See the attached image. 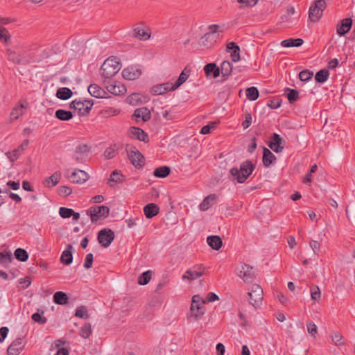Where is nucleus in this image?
I'll use <instances>...</instances> for the list:
<instances>
[{"mask_svg":"<svg viewBox=\"0 0 355 355\" xmlns=\"http://www.w3.org/2000/svg\"><path fill=\"white\" fill-rule=\"evenodd\" d=\"M220 26L211 24L207 26V32L200 37L198 42V46L202 49L209 50L216 44L220 37Z\"/></svg>","mask_w":355,"mask_h":355,"instance_id":"obj_1","label":"nucleus"},{"mask_svg":"<svg viewBox=\"0 0 355 355\" xmlns=\"http://www.w3.org/2000/svg\"><path fill=\"white\" fill-rule=\"evenodd\" d=\"M120 62L116 58H109L105 60L101 67V76L104 80H111L120 70Z\"/></svg>","mask_w":355,"mask_h":355,"instance_id":"obj_2","label":"nucleus"},{"mask_svg":"<svg viewBox=\"0 0 355 355\" xmlns=\"http://www.w3.org/2000/svg\"><path fill=\"white\" fill-rule=\"evenodd\" d=\"M219 300V296L213 292L208 293L205 298L200 295H195L192 297L190 311L205 309L206 304Z\"/></svg>","mask_w":355,"mask_h":355,"instance_id":"obj_3","label":"nucleus"},{"mask_svg":"<svg viewBox=\"0 0 355 355\" xmlns=\"http://www.w3.org/2000/svg\"><path fill=\"white\" fill-rule=\"evenodd\" d=\"M254 169V166L252 162L246 160L241 164L239 169L237 168H232L230 173L236 179L238 182L243 183L252 174Z\"/></svg>","mask_w":355,"mask_h":355,"instance_id":"obj_4","label":"nucleus"},{"mask_svg":"<svg viewBox=\"0 0 355 355\" xmlns=\"http://www.w3.org/2000/svg\"><path fill=\"white\" fill-rule=\"evenodd\" d=\"M248 300L249 303L255 309H259L262 303L263 292L261 287L257 284L251 286L250 291L248 293Z\"/></svg>","mask_w":355,"mask_h":355,"instance_id":"obj_5","label":"nucleus"},{"mask_svg":"<svg viewBox=\"0 0 355 355\" xmlns=\"http://www.w3.org/2000/svg\"><path fill=\"white\" fill-rule=\"evenodd\" d=\"M326 1L324 0H316L310 6L309 10V17L313 22H317L322 16L324 10L326 8Z\"/></svg>","mask_w":355,"mask_h":355,"instance_id":"obj_6","label":"nucleus"},{"mask_svg":"<svg viewBox=\"0 0 355 355\" xmlns=\"http://www.w3.org/2000/svg\"><path fill=\"white\" fill-rule=\"evenodd\" d=\"M87 214H89L92 222L96 223L107 218L110 214V209L105 205L95 206L91 207L87 211Z\"/></svg>","mask_w":355,"mask_h":355,"instance_id":"obj_7","label":"nucleus"},{"mask_svg":"<svg viewBox=\"0 0 355 355\" xmlns=\"http://www.w3.org/2000/svg\"><path fill=\"white\" fill-rule=\"evenodd\" d=\"M93 102L91 101H73L70 103V107L73 109L80 116L87 115L93 107Z\"/></svg>","mask_w":355,"mask_h":355,"instance_id":"obj_8","label":"nucleus"},{"mask_svg":"<svg viewBox=\"0 0 355 355\" xmlns=\"http://www.w3.org/2000/svg\"><path fill=\"white\" fill-rule=\"evenodd\" d=\"M236 274L245 283H251L254 279L253 268L245 263L237 267Z\"/></svg>","mask_w":355,"mask_h":355,"instance_id":"obj_9","label":"nucleus"},{"mask_svg":"<svg viewBox=\"0 0 355 355\" xmlns=\"http://www.w3.org/2000/svg\"><path fill=\"white\" fill-rule=\"evenodd\" d=\"M103 84L107 91L114 95L123 96L126 93V87L120 83L108 80H104Z\"/></svg>","mask_w":355,"mask_h":355,"instance_id":"obj_10","label":"nucleus"},{"mask_svg":"<svg viewBox=\"0 0 355 355\" xmlns=\"http://www.w3.org/2000/svg\"><path fill=\"white\" fill-rule=\"evenodd\" d=\"M115 238L114 232L111 229H103L98 232V241L104 248L110 245Z\"/></svg>","mask_w":355,"mask_h":355,"instance_id":"obj_11","label":"nucleus"},{"mask_svg":"<svg viewBox=\"0 0 355 355\" xmlns=\"http://www.w3.org/2000/svg\"><path fill=\"white\" fill-rule=\"evenodd\" d=\"M240 47L234 42L227 43L225 52L229 54L230 60L237 62L241 60Z\"/></svg>","mask_w":355,"mask_h":355,"instance_id":"obj_12","label":"nucleus"},{"mask_svg":"<svg viewBox=\"0 0 355 355\" xmlns=\"http://www.w3.org/2000/svg\"><path fill=\"white\" fill-rule=\"evenodd\" d=\"M89 147L87 144H80L76 148L73 154V158L77 162H85L89 153Z\"/></svg>","mask_w":355,"mask_h":355,"instance_id":"obj_13","label":"nucleus"},{"mask_svg":"<svg viewBox=\"0 0 355 355\" xmlns=\"http://www.w3.org/2000/svg\"><path fill=\"white\" fill-rule=\"evenodd\" d=\"M141 75V70L137 67H128L122 71V76L125 79L134 80Z\"/></svg>","mask_w":355,"mask_h":355,"instance_id":"obj_14","label":"nucleus"},{"mask_svg":"<svg viewBox=\"0 0 355 355\" xmlns=\"http://www.w3.org/2000/svg\"><path fill=\"white\" fill-rule=\"evenodd\" d=\"M203 69L205 76L208 79L216 78L220 76V69L215 63L207 64Z\"/></svg>","mask_w":355,"mask_h":355,"instance_id":"obj_15","label":"nucleus"},{"mask_svg":"<svg viewBox=\"0 0 355 355\" xmlns=\"http://www.w3.org/2000/svg\"><path fill=\"white\" fill-rule=\"evenodd\" d=\"M70 179L73 183L83 184L89 179V175L85 171L78 169L71 173Z\"/></svg>","mask_w":355,"mask_h":355,"instance_id":"obj_16","label":"nucleus"},{"mask_svg":"<svg viewBox=\"0 0 355 355\" xmlns=\"http://www.w3.org/2000/svg\"><path fill=\"white\" fill-rule=\"evenodd\" d=\"M352 25V19L351 18H345L341 20L340 23L337 25L336 32L340 36L347 33L351 29Z\"/></svg>","mask_w":355,"mask_h":355,"instance_id":"obj_17","label":"nucleus"},{"mask_svg":"<svg viewBox=\"0 0 355 355\" xmlns=\"http://www.w3.org/2000/svg\"><path fill=\"white\" fill-rule=\"evenodd\" d=\"M191 70L187 67H185L184 70L180 74L179 78L176 80L175 83H172L171 89L172 91L176 90L179 88L182 85H183L190 76Z\"/></svg>","mask_w":355,"mask_h":355,"instance_id":"obj_18","label":"nucleus"},{"mask_svg":"<svg viewBox=\"0 0 355 355\" xmlns=\"http://www.w3.org/2000/svg\"><path fill=\"white\" fill-rule=\"evenodd\" d=\"M128 134L130 137L137 139L139 141H148V135L141 128L136 127H131L129 129Z\"/></svg>","mask_w":355,"mask_h":355,"instance_id":"obj_19","label":"nucleus"},{"mask_svg":"<svg viewBox=\"0 0 355 355\" xmlns=\"http://www.w3.org/2000/svg\"><path fill=\"white\" fill-rule=\"evenodd\" d=\"M22 349V338H17L9 345L7 352L8 355H18Z\"/></svg>","mask_w":355,"mask_h":355,"instance_id":"obj_20","label":"nucleus"},{"mask_svg":"<svg viewBox=\"0 0 355 355\" xmlns=\"http://www.w3.org/2000/svg\"><path fill=\"white\" fill-rule=\"evenodd\" d=\"M171 85L172 83H164L156 85L151 88V93L154 95L164 94L168 91H172Z\"/></svg>","mask_w":355,"mask_h":355,"instance_id":"obj_21","label":"nucleus"},{"mask_svg":"<svg viewBox=\"0 0 355 355\" xmlns=\"http://www.w3.org/2000/svg\"><path fill=\"white\" fill-rule=\"evenodd\" d=\"M73 248V246L69 244L67 247V249L64 250L60 257V261L64 265H69L72 263L73 261V255L72 251Z\"/></svg>","mask_w":355,"mask_h":355,"instance_id":"obj_22","label":"nucleus"},{"mask_svg":"<svg viewBox=\"0 0 355 355\" xmlns=\"http://www.w3.org/2000/svg\"><path fill=\"white\" fill-rule=\"evenodd\" d=\"M123 180V175L120 171L115 170L111 173L110 178L107 180V184L110 187H114L116 184L122 183Z\"/></svg>","mask_w":355,"mask_h":355,"instance_id":"obj_23","label":"nucleus"},{"mask_svg":"<svg viewBox=\"0 0 355 355\" xmlns=\"http://www.w3.org/2000/svg\"><path fill=\"white\" fill-rule=\"evenodd\" d=\"M159 208L154 203H149L144 207V211L147 218H152L159 214Z\"/></svg>","mask_w":355,"mask_h":355,"instance_id":"obj_24","label":"nucleus"},{"mask_svg":"<svg viewBox=\"0 0 355 355\" xmlns=\"http://www.w3.org/2000/svg\"><path fill=\"white\" fill-rule=\"evenodd\" d=\"M129 156L130 162L134 166H138L144 164V157L138 150H131Z\"/></svg>","mask_w":355,"mask_h":355,"instance_id":"obj_25","label":"nucleus"},{"mask_svg":"<svg viewBox=\"0 0 355 355\" xmlns=\"http://www.w3.org/2000/svg\"><path fill=\"white\" fill-rule=\"evenodd\" d=\"M88 92L92 96L97 98H103L106 94L104 89L96 84H91L88 87Z\"/></svg>","mask_w":355,"mask_h":355,"instance_id":"obj_26","label":"nucleus"},{"mask_svg":"<svg viewBox=\"0 0 355 355\" xmlns=\"http://www.w3.org/2000/svg\"><path fill=\"white\" fill-rule=\"evenodd\" d=\"M282 139L278 134L275 133L273 135L272 141L269 144V147L275 152H282L284 147L282 146Z\"/></svg>","mask_w":355,"mask_h":355,"instance_id":"obj_27","label":"nucleus"},{"mask_svg":"<svg viewBox=\"0 0 355 355\" xmlns=\"http://www.w3.org/2000/svg\"><path fill=\"white\" fill-rule=\"evenodd\" d=\"M61 178V173L60 172H55L50 177L46 178L44 181L45 187L51 188L56 186Z\"/></svg>","mask_w":355,"mask_h":355,"instance_id":"obj_28","label":"nucleus"},{"mask_svg":"<svg viewBox=\"0 0 355 355\" xmlns=\"http://www.w3.org/2000/svg\"><path fill=\"white\" fill-rule=\"evenodd\" d=\"M134 116L141 118L143 121H147L150 119V111L146 107L137 109L134 112Z\"/></svg>","mask_w":355,"mask_h":355,"instance_id":"obj_29","label":"nucleus"},{"mask_svg":"<svg viewBox=\"0 0 355 355\" xmlns=\"http://www.w3.org/2000/svg\"><path fill=\"white\" fill-rule=\"evenodd\" d=\"M208 245L215 250H218L222 246V239L218 236H209L207 239Z\"/></svg>","mask_w":355,"mask_h":355,"instance_id":"obj_30","label":"nucleus"},{"mask_svg":"<svg viewBox=\"0 0 355 355\" xmlns=\"http://www.w3.org/2000/svg\"><path fill=\"white\" fill-rule=\"evenodd\" d=\"M276 157L273 153L267 148H263V164L266 167H268L275 160Z\"/></svg>","mask_w":355,"mask_h":355,"instance_id":"obj_31","label":"nucleus"},{"mask_svg":"<svg viewBox=\"0 0 355 355\" xmlns=\"http://www.w3.org/2000/svg\"><path fill=\"white\" fill-rule=\"evenodd\" d=\"M303 43H304V41L301 38H297V39L289 38V39H286V40L282 41L281 45L283 47H286V48H288V47H299V46H302L303 44Z\"/></svg>","mask_w":355,"mask_h":355,"instance_id":"obj_32","label":"nucleus"},{"mask_svg":"<svg viewBox=\"0 0 355 355\" xmlns=\"http://www.w3.org/2000/svg\"><path fill=\"white\" fill-rule=\"evenodd\" d=\"M69 297L67 293L62 291H57L53 295V301L57 304L64 305L68 303Z\"/></svg>","mask_w":355,"mask_h":355,"instance_id":"obj_33","label":"nucleus"},{"mask_svg":"<svg viewBox=\"0 0 355 355\" xmlns=\"http://www.w3.org/2000/svg\"><path fill=\"white\" fill-rule=\"evenodd\" d=\"M26 108V107L23 104L14 107L10 113V121L12 122L18 119L20 116L24 114Z\"/></svg>","mask_w":355,"mask_h":355,"instance_id":"obj_34","label":"nucleus"},{"mask_svg":"<svg viewBox=\"0 0 355 355\" xmlns=\"http://www.w3.org/2000/svg\"><path fill=\"white\" fill-rule=\"evenodd\" d=\"M216 195H209L207 196L200 204V209L201 211L207 210L216 201Z\"/></svg>","mask_w":355,"mask_h":355,"instance_id":"obj_35","label":"nucleus"},{"mask_svg":"<svg viewBox=\"0 0 355 355\" xmlns=\"http://www.w3.org/2000/svg\"><path fill=\"white\" fill-rule=\"evenodd\" d=\"M202 272L196 271L191 270H187L185 273L182 275L183 280L192 281L200 278L202 275Z\"/></svg>","mask_w":355,"mask_h":355,"instance_id":"obj_36","label":"nucleus"},{"mask_svg":"<svg viewBox=\"0 0 355 355\" xmlns=\"http://www.w3.org/2000/svg\"><path fill=\"white\" fill-rule=\"evenodd\" d=\"M73 92L68 87H62L58 89L56 97L61 100H67L71 97Z\"/></svg>","mask_w":355,"mask_h":355,"instance_id":"obj_37","label":"nucleus"},{"mask_svg":"<svg viewBox=\"0 0 355 355\" xmlns=\"http://www.w3.org/2000/svg\"><path fill=\"white\" fill-rule=\"evenodd\" d=\"M134 37L142 40H146L150 37V34L148 33L141 26H137L133 30Z\"/></svg>","mask_w":355,"mask_h":355,"instance_id":"obj_38","label":"nucleus"},{"mask_svg":"<svg viewBox=\"0 0 355 355\" xmlns=\"http://www.w3.org/2000/svg\"><path fill=\"white\" fill-rule=\"evenodd\" d=\"M171 172V169L168 166H163L156 168L154 170L153 175L157 178H164L167 177Z\"/></svg>","mask_w":355,"mask_h":355,"instance_id":"obj_39","label":"nucleus"},{"mask_svg":"<svg viewBox=\"0 0 355 355\" xmlns=\"http://www.w3.org/2000/svg\"><path fill=\"white\" fill-rule=\"evenodd\" d=\"M332 342L337 346H343L345 345V341L343 336L338 331H332L330 335Z\"/></svg>","mask_w":355,"mask_h":355,"instance_id":"obj_40","label":"nucleus"},{"mask_svg":"<svg viewBox=\"0 0 355 355\" xmlns=\"http://www.w3.org/2000/svg\"><path fill=\"white\" fill-rule=\"evenodd\" d=\"M55 117L61 121H69L73 117V114L71 111L64 110H58L55 112Z\"/></svg>","mask_w":355,"mask_h":355,"instance_id":"obj_41","label":"nucleus"},{"mask_svg":"<svg viewBox=\"0 0 355 355\" xmlns=\"http://www.w3.org/2000/svg\"><path fill=\"white\" fill-rule=\"evenodd\" d=\"M219 124H220L219 121L211 122L209 124L203 126L202 128V129L200 130V133L202 134V135H207V134L211 133L214 130H215L216 129V128L218 127V125Z\"/></svg>","mask_w":355,"mask_h":355,"instance_id":"obj_42","label":"nucleus"},{"mask_svg":"<svg viewBox=\"0 0 355 355\" xmlns=\"http://www.w3.org/2000/svg\"><path fill=\"white\" fill-rule=\"evenodd\" d=\"M329 76V71L327 69H321L318 71L315 76V79L317 82L323 83L328 79Z\"/></svg>","mask_w":355,"mask_h":355,"instance_id":"obj_43","label":"nucleus"},{"mask_svg":"<svg viewBox=\"0 0 355 355\" xmlns=\"http://www.w3.org/2000/svg\"><path fill=\"white\" fill-rule=\"evenodd\" d=\"M7 55H8V60H10L14 63L18 64H21V55L19 53H17V52H15V51H12L11 49H8Z\"/></svg>","mask_w":355,"mask_h":355,"instance_id":"obj_44","label":"nucleus"},{"mask_svg":"<svg viewBox=\"0 0 355 355\" xmlns=\"http://www.w3.org/2000/svg\"><path fill=\"white\" fill-rule=\"evenodd\" d=\"M259 90L255 87H250L246 89V96L250 101H255L259 98Z\"/></svg>","mask_w":355,"mask_h":355,"instance_id":"obj_45","label":"nucleus"},{"mask_svg":"<svg viewBox=\"0 0 355 355\" xmlns=\"http://www.w3.org/2000/svg\"><path fill=\"white\" fill-rule=\"evenodd\" d=\"M14 254L16 259L20 261L24 262L28 259V252L22 248H17V250H15Z\"/></svg>","mask_w":355,"mask_h":355,"instance_id":"obj_46","label":"nucleus"},{"mask_svg":"<svg viewBox=\"0 0 355 355\" xmlns=\"http://www.w3.org/2000/svg\"><path fill=\"white\" fill-rule=\"evenodd\" d=\"M152 273L151 271L148 270L143 272L138 279V283L140 285L147 284L151 279Z\"/></svg>","mask_w":355,"mask_h":355,"instance_id":"obj_47","label":"nucleus"},{"mask_svg":"<svg viewBox=\"0 0 355 355\" xmlns=\"http://www.w3.org/2000/svg\"><path fill=\"white\" fill-rule=\"evenodd\" d=\"M286 92H288L287 98L290 103H293L298 99L299 92L297 90L286 88Z\"/></svg>","mask_w":355,"mask_h":355,"instance_id":"obj_48","label":"nucleus"},{"mask_svg":"<svg viewBox=\"0 0 355 355\" xmlns=\"http://www.w3.org/2000/svg\"><path fill=\"white\" fill-rule=\"evenodd\" d=\"M295 13V10L294 7H293V6L288 7L286 10L285 14H284L281 17L282 21L290 22L291 21V16H293Z\"/></svg>","mask_w":355,"mask_h":355,"instance_id":"obj_49","label":"nucleus"},{"mask_svg":"<svg viewBox=\"0 0 355 355\" xmlns=\"http://www.w3.org/2000/svg\"><path fill=\"white\" fill-rule=\"evenodd\" d=\"M23 152H21L18 148H17L14 149L12 152H7L6 153V155L8 157V158L11 162H13L18 159V157Z\"/></svg>","mask_w":355,"mask_h":355,"instance_id":"obj_50","label":"nucleus"},{"mask_svg":"<svg viewBox=\"0 0 355 355\" xmlns=\"http://www.w3.org/2000/svg\"><path fill=\"white\" fill-rule=\"evenodd\" d=\"M92 332L91 325L89 323H85L80 331V335L83 338H87L89 337Z\"/></svg>","mask_w":355,"mask_h":355,"instance_id":"obj_51","label":"nucleus"},{"mask_svg":"<svg viewBox=\"0 0 355 355\" xmlns=\"http://www.w3.org/2000/svg\"><path fill=\"white\" fill-rule=\"evenodd\" d=\"M313 76V73L308 69H305V70H303L300 73H299V78L300 79L301 81H308L310 79L312 78Z\"/></svg>","mask_w":355,"mask_h":355,"instance_id":"obj_52","label":"nucleus"},{"mask_svg":"<svg viewBox=\"0 0 355 355\" xmlns=\"http://www.w3.org/2000/svg\"><path fill=\"white\" fill-rule=\"evenodd\" d=\"M232 69L233 67L230 62L227 60L223 61V80L231 74Z\"/></svg>","mask_w":355,"mask_h":355,"instance_id":"obj_53","label":"nucleus"},{"mask_svg":"<svg viewBox=\"0 0 355 355\" xmlns=\"http://www.w3.org/2000/svg\"><path fill=\"white\" fill-rule=\"evenodd\" d=\"M12 261V254L10 252H0V263L5 264Z\"/></svg>","mask_w":355,"mask_h":355,"instance_id":"obj_54","label":"nucleus"},{"mask_svg":"<svg viewBox=\"0 0 355 355\" xmlns=\"http://www.w3.org/2000/svg\"><path fill=\"white\" fill-rule=\"evenodd\" d=\"M127 103L129 104L136 105L141 101V98L139 96V94H132L131 95L128 96L126 98Z\"/></svg>","mask_w":355,"mask_h":355,"instance_id":"obj_55","label":"nucleus"},{"mask_svg":"<svg viewBox=\"0 0 355 355\" xmlns=\"http://www.w3.org/2000/svg\"><path fill=\"white\" fill-rule=\"evenodd\" d=\"M73 210L70 208L60 207L59 209V214L62 218H69L73 215Z\"/></svg>","mask_w":355,"mask_h":355,"instance_id":"obj_56","label":"nucleus"},{"mask_svg":"<svg viewBox=\"0 0 355 355\" xmlns=\"http://www.w3.org/2000/svg\"><path fill=\"white\" fill-rule=\"evenodd\" d=\"M203 312H188L187 314V320L191 322H195L200 319L202 316Z\"/></svg>","mask_w":355,"mask_h":355,"instance_id":"obj_57","label":"nucleus"},{"mask_svg":"<svg viewBox=\"0 0 355 355\" xmlns=\"http://www.w3.org/2000/svg\"><path fill=\"white\" fill-rule=\"evenodd\" d=\"M311 299L313 300H318L320 298L321 292L318 286H313L310 290Z\"/></svg>","mask_w":355,"mask_h":355,"instance_id":"obj_58","label":"nucleus"},{"mask_svg":"<svg viewBox=\"0 0 355 355\" xmlns=\"http://www.w3.org/2000/svg\"><path fill=\"white\" fill-rule=\"evenodd\" d=\"M44 312H35L32 315V319L40 324H44L46 322V318L43 316Z\"/></svg>","mask_w":355,"mask_h":355,"instance_id":"obj_59","label":"nucleus"},{"mask_svg":"<svg viewBox=\"0 0 355 355\" xmlns=\"http://www.w3.org/2000/svg\"><path fill=\"white\" fill-rule=\"evenodd\" d=\"M10 40V35L8 31L3 27H0V40L7 43Z\"/></svg>","mask_w":355,"mask_h":355,"instance_id":"obj_60","label":"nucleus"},{"mask_svg":"<svg viewBox=\"0 0 355 355\" xmlns=\"http://www.w3.org/2000/svg\"><path fill=\"white\" fill-rule=\"evenodd\" d=\"M308 332L313 337H315L318 333L316 325L313 322H309L306 324Z\"/></svg>","mask_w":355,"mask_h":355,"instance_id":"obj_61","label":"nucleus"},{"mask_svg":"<svg viewBox=\"0 0 355 355\" xmlns=\"http://www.w3.org/2000/svg\"><path fill=\"white\" fill-rule=\"evenodd\" d=\"M71 189L67 186H62L58 189V193L61 196H68L71 193Z\"/></svg>","mask_w":355,"mask_h":355,"instance_id":"obj_62","label":"nucleus"},{"mask_svg":"<svg viewBox=\"0 0 355 355\" xmlns=\"http://www.w3.org/2000/svg\"><path fill=\"white\" fill-rule=\"evenodd\" d=\"M93 263V254L92 253H89L87 254L85 263H84V267L86 269H89L92 266Z\"/></svg>","mask_w":355,"mask_h":355,"instance_id":"obj_63","label":"nucleus"},{"mask_svg":"<svg viewBox=\"0 0 355 355\" xmlns=\"http://www.w3.org/2000/svg\"><path fill=\"white\" fill-rule=\"evenodd\" d=\"M116 155V150L114 148L110 147L107 148L104 152V156L106 159H112Z\"/></svg>","mask_w":355,"mask_h":355,"instance_id":"obj_64","label":"nucleus"}]
</instances>
